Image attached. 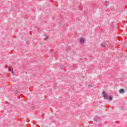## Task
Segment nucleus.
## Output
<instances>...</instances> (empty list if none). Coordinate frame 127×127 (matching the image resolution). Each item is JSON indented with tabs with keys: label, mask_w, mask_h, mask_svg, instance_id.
<instances>
[{
	"label": "nucleus",
	"mask_w": 127,
	"mask_h": 127,
	"mask_svg": "<svg viewBox=\"0 0 127 127\" xmlns=\"http://www.w3.org/2000/svg\"><path fill=\"white\" fill-rule=\"evenodd\" d=\"M102 95L104 99H106V100H108L109 102H111L112 100H113V96L109 95V93H106L105 92H103L102 93Z\"/></svg>",
	"instance_id": "f257e3e1"
},
{
	"label": "nucleus",
	"mask_w": 127,
	"mask_h": 127,
	"mask_svg": "<svg viewBox=\"0 0 127 127\" xmlns=\"http://www.w3.org/2000/svg\"><path fill=\"white\" fill-rule=\"evenodd\" d=\"M85 40H86V39H85V38H79V41L80 43H81V44H83V43H84L85 42Z\"/></svg>",
	"instance_id": "f03ea898"
},
{
	"label": "nucleus",
	"mask_w": 127,
	"mask_h": 127,
	"mask_svg": "<svg viewBox=\"0 0 127 127\" xmlns=\"http://www.w3.org/2000/svg\"><path fill=\"white\" fill-rule=\"evenodd\" d=\"M8 70L9 72H11V73H13V69H12V67L9 66L8 67Z\"/></svg>",
	"instance_id": "7ed1b4c3"
},
{
	"label": "nucleus",
	"mask_w": 127,
	"mask_h": 127,
	"mask_svg": "<svg viewBox=\"0 0 127 127\" xmlns=\"http://www.w3.org/2000/svg\"><path fill=\"white\" fill-rule=\"evenodd\" d=\"M120 94H124L125 93V90L124 89H120L119 91Z\"/></svg>",
	"instance_id": "20e7f679"
},
{
	"label": "nucleus",
	"mask_w": 127,
	"mask_h": 127,
	"mask_svg": "<svg viewBox=\"0 0 127 127\" xmlns=\"http://www.w3.org/2000/svg\"><path fill=\"white\" fill-rule=\"evenodd\" d=\"M43 38L45 40H47V38H48V36H47L46 35H44Z\"/></svg>",
	"instance_id": "39448f33"
},
{
	"label": "nucleus",
	"mask_w": 127,
	"mask_h": 127,
	"mask_svg": "<svg viewBox=\"0 0 127 127\" xmlns=\"http://www.w3.org/2000/svg\"><path fill=\"white\" fill-rule=\"evenodd\" d=\"M106 43H103L102 44V47H106Z\"/></svg>",
	"instance_id": "423d86ee"
},
{
	"label": "nucleus",
	"mask_w": 127,
	"mask_h": 127,
	"mask_svg": "<svg viewBox=\"0 0 127 127\" xmlns=\"http://www.w3.org/2000/svg\"><path fill=\"white\" fill-rule=\"evenodd\" d=\"M88 87H93V85H92V84H88Z\"/></svg>",
	"instance_id": "0eeeda50"
},
{
	"label": "nucleus",
	"mask_w": 127,
	"mask_h": 127,
	"mask_svg": "<svg viewBox=\"0 0 127 127\" xmlns=\"http://www.w3.org/2000/svg\"><path fill=\"white\" fill-rule=\"evenodd\" d=\"M107 2H108V1H105V5H107Z\"/></svg>",
	"instance_id": "6e6552de"
},
{
	"label": "nucleus",
	"mask_w": 127,
	"mask_h": 127,
	"mask_svg": "<svg viewBox=\"0 0 127 127\" xmlns=\"http://www.w3.org/2000/svg\"><path fill=\"white\" fill-rule=\"evenodd\" d=\"M5 67H6V68H7V65H6V66H5Z\"/></svg>",
	"instance_id": "1a4fd4ad"
}]
</instances>
